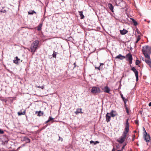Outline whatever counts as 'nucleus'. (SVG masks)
Masks as SVG:
<instances>
[{"label":"nucleus","mask_w":151,"mask_h":151,"mask_svg":"<svg viewBox=\"0 0 151 151\" xmlns=\"http://www.w3.org/2000/svg\"><path fill=\"white\" fill-rule=\"evenodd\" d=\"M129 119H127L126 121L125 128L122 135L118 140V142L120 144L122 143L124 141L126 138L127 133L128 132L129 129Z\"/></svg>","instance_id":"f257e3e1"},{"label":"nucleus","mask_w":151,"mask_h":151,"mask_svg":"<svg viewBox=\"0 0 151 151\" xmlns=\"http://www.w3.org/2000/svg\"><path fill=\"white\" fill-rule=\"evenodd\" d=\"M40 41L37 40H35L31 44L30 50H29L31 52H32V54H33L36 51L38 47V45Z\"/></svg>","instance_id":"f03ea898"},{"label":"nucleus","mask_w":151,"mask_h":151,"mask_svg":"<svg viewBox=\"0 0 151 151\" xmlns=\"http://www.w3.org/2000/svg\"><path fill=\"white\" fill-rule=\"evenodd\" d=\"M142 51L145 58H150L149 54H151V47L147 45L143 47Z\"/></svg>","instance_id":"7ed1b4c3"},{"label":"nucleus","mask_w":151,"mask_h":151,"mask_svg":"<svg viewBox=\"0 0 151 151\" xmlns=\"http://www.w3.org/2000/svg\"><path fill=\"white\" fill-rule=\"evenodd\" d=\"M101 91L99 87H93L91 89V92L93 93H96L100 92Z\"/></svg>","instance_id":"20e7f679"},{"label":"nucleus","mask_w":151,"mask_h":151,"mask_svg":"<svg viewBox=\"0 0 151 151\" xmlns=\"http://www.w3.org/2000/svg\"><path fill=\"white\" fill-rule=\"evenodd\" d=\"M143 129L145 133V134H144V139L147 142H149L150 138V136L149 134H147L144 127H143Z\"/></svg>","instance_id":"39448f33"},{"label":"nucleus","mask_w":151,"mask_h":151,"mask_svg":"<svg viewBox=\"0 0 151 151\" xmlns=\"http://www.w3.org/2000/svg\"><path fill=\"white\" fill-rule=\"evenodd\" d=\"M125 57H126L127 60L129 61L130 64H132V63L133 58L132 55L131 54L129 53L127 54Z\"/></svg>","instance_id":"423d86ee"},{"label":"nucleus","mask_w":151,"mask_h":151,"mask_svg":"<svg viewBox=\"0 0 151 151\" xmlns=\"http://www.w3.org/2000/svg\"><path fill=\"white\" fill-rule=\"evenodd\" d=\"M102 90L106 93H109L111 91L110 88L107 85L102 88Z\"/></svg>","instance_id":"0eeeda50"},{"label":"nucleus","mask_w":151,"mask_h":151,"mask_svg":"<svg viewBox=\"0 0 151 151\" xmlns=\"http://www.w3.org/2000/svg\"><path fill=\"white\" fill-rule=\"evenodd\" d=\"M145 63L151 68V60L150 57V58L145 59Z\"/></svg>","instance_id":"6e6552de"},{"label":"nucleus","mask_w":151,"mask_h":151,"mask_svg":"<svg viewBox=\"0 0 151 151\" xmlns=\"http://www.w3.org/2000/svg\"><path fill=\"white\" fill-rule=\"evenodd\" d=\"M125 58L126 57L125 56L122 55L120 54H119V55L115 57V59H119L121 60H122Z\"/></svg>","instance_id":"1a4fd4ad"},{"label":"nucleus","mask_w":151,"mask_h":151,"mask_svg":"<svg viewBox=\"0 0 151 151\" xmlns=\"http://www.w3.org/2000/svg\"><path fill=\"white\" fill-rule=\"evenodd\" d=\"M109 114V113H107L106 115V121L107 122H109L110 121L111 119L110 116Z\"/></svg>","instance_id":"9d476101"},{"label":"nucleus","mask_w":151,"mask_h":151,"mask_svg":"<svg viewBox=\"0 0 151 151\" xmlns=\"http://www.w3.org/2000/svg\"><path fill=\"white\" fill-rule=\"evenodd\" d=\"M131 70H132V71L134 72L135 73V76L138 75V71L136 70V69L134 67L132 68Z\"/></svg>","instance_id":"9b49d317"},{"label":"nucleus","mask_w":151,"mask_h":151,"mask_svg":"<svg viewBox=\"0 0 151 151\" xmlns=\"http://www.w3.org/2000/svg\"><path fill=\"white\" fill-rule=\"evenodd\" d=\"M120 33L121 35H124L127 34L128 31L124 29L123 30H120Z\"/></svg>","instance_id":"f8f14e48"},{"label":"nucleus","mask_w":151,"mask_h":151,"mask_svg":"<svg viewBox=\"0 0 151 151\" xmlns=\"http://www.w3.org/2000/svg\"><path fill=\"white\" fill-rule=\"evenodd\" d=\"M15 58L16 60H14V63L15 64H18L20 62V59L17 56Z\"/></svg>","instance_id":"ddd939ff"},{"label":"nucleus","mask_w":151,"mask_h":151,"mask_svg":"<svg viewBox=\"0 0 151 151\" xmlns=\"http://www.w3.org/2000/svg\"><path fill=\"white\" fill-rule=\"evenodd\" d=\"M82 109L81 108H78L77 109V110L75 112L76 114L77 115L79 113H82L83 112L81 111Z\"/></svg>","instance_id":"4468645a"},{"label":"nucleus","mask_w":151,"mask_h":151,"mask_svg":"<svg viewBox=\"0 0 151 151\" xmlns=\"http://www.w3.org/2000/svg\"><path fill=\"white\" fill-rule=\"evenodd\" d=\"M108 6L110 9V10L112 12H113V9H114V6H113L112 4L109 3L108 4Z\"/></svg>","instance_id":"2eb2a0df"},{"label":"nucleus","mask_w":151,"mask_h":151,"mask_svg":"<svg viewBox=\"0 0 151 151\" xmlns=\"http://www.w3.org/2000/svg\"><path fill=\"white\" fill-rule=\"evenodd\" d=\"M114 111L113 110H112L110 113H109V115H111L112 117H114L116 115V114H114Z\"/></svg>","instance_id":"dca6fc26"},{"label":"nucleus","mask_w":151,"mask_h":151,"mask_svg":"<svg viewBox=\"0 0 151 151\" xmlns=\"http://www.w3.org/2000/svg\"><path fill=\"white\" fill-rule=\"evenodd\" d=\"M131 19L133 23L134 24V26H136L138 25L137 22L134 19L131 18Z\"/></svg>","instance_id":"f3484780"},{"label":"nucleus","mask_w":151,"mask_h":151,"mask_svg":"<svg viewBox=\"0 0 151 151\" xmlns=\"http://www.w3.org/2000/svg\"><path fill=\"white\" fill-rule=\"evenodd\" d=\"M79 13V14L81 17V19H83L84 17V16L83 14V12L82 11H79L78 12Z\"/></svg>","instance_id":"a211bd4d"},{"label":"nucleus","mask_w":151,"mask_h":151,"mask_svg":"<svg viewBox=\"0 0 151 151\" xmlns=\"http://www.w3.org/2000/svg\"><path fill=\"white\" fill-rule=\"evenodd\" d=\"M25 113H26V110H24V111L22 113V112L21 111V112H18L17 113V114L19 116H20L21 115H24V114H25Z\"/></svg>","instance_id":"6ab92c4d"},{"label":"nucleus","mask_w":151,"mask_h":151,"mask_svg":"<svg viewBox=\"0 0 151 151\" xmlns=\"http://www.w3.org/2000/svg\"><path fill=\"white\" fill-rule=\"evenodd\" d=\"M24 140L26 142V143L30 142V139L28 138L24 137Z\"/></svg>","instance_id":"aec40b11"},{"label":"nucleus","mask_w":151,"mask_h":151,"mask_svg":"<svg viewBox=\"0 0 151 151\" xmlns=\"http://www.w3.org/2000/svg\"><path fill=\"white\" fill-rule=\"evenodd\" d=\"M121 96V98H122V99L123 100L125 104H126V101H127V99H125L124 98V97L123 95L122 94H120Z\"/></svg>","instance_id":"412c9836"},{"label":"nucleus","mask_w":151,"mask_h":151,"mask_svg":"<svg viewBox=\"0 0 151 151\" xmlns=\"http://www.w3.org/2000/svg\"><path fill=\"white\" fill-rule=\"evenodd\" d=\"M53 120V118H52V117L51 116H50L48 120L47 121L45 122V123H48V122H50V121H51Z\"/></svg>","instance_id":"4be33fe9"},{"label":"nucleus","mask_w":151,"mask_h":151,"mask_svg":"<svg viewBox=\"0 0 151 151\" xmlns=\"http://www.w3.org/2000/svg\"><path fill=\"white\" fill-rule=\"evenodd\" d=\"M34 13L35 14H36V12H35L34 10L28 12V14H29L32 15Z\"/></svg>","instance_id":"5701e85b"},{"label":"nucleus","mask_w":151,"mask_h":151,"mask_svg":"<svg viewBox=\"0 0 151 151\" xmlns=\"http://www.w3.org/2000/svg\"><path fill=\"white\" fill-rule=\"evenodd\" d=\"M140 40V35H138L137 37V39L136 42H135V44H136L138 43V41Z\"/></svg>","instance_id":"b1692460"},{"label":"nucleus","mask_w":151,"mask_h":151,"mask_svg":"<svg viewBox=\"0 0 151 151\" xmlns=\"http://www.w3.org/2000/svg\"><path fill=\"white\" fill-rule=\"evenodd\" d=\"M42 26V24H40L37 27V29L38 31H40L41 29V27Z\"/></svg>","instance_id":"393cba45"},{"label":"nucleus","mask_w":151,"mask_h":151,"mask_svg":"<svg viewBox=\"0 0 151 151\" xmlns=\"http://www.w3.org/2000/svg\"><path fill=\"white\" fill-rule=\"evenodd\" d=\"M38 116H42L43 115V112H42L41 111H40L38 112Z\"/></svg>","instance_id":"a878e982"},{"label":"nucleus","mask_w":151,"mask_h":151,"mask_svg":"<svg viewBox=\"0 0 151 151\" xmlns=\"http://www.w3.org/2000/svg\"><path fill=\"white\" fill-rule=\"evenodd\" d=\"M53 54L52 55V57L53 58H56V55L57 54V53L55 51H53Z\"/></svg>","instance_id":"bb28decb"},{"label":"nucleus","mask_w":151,"mask_h":151,"mask_svg":"<svg viewBox=\"0 0 151 151\" xmlns=\"http://www.w3.org/2000/svg\"><path fill=\"white\" fill-rule=\"evenodd\" d=\"M140 63V61L138 60H136L135 62V64L136 65H138Z\"/></svg>","instance_id":"cd10ccee"},{"label":"nucleus","mask_w":151,"mask_h":151,"mask_svg":"<svg viewBox=\"0 0 151 151\" xmlns=\"http://www.w3.org/2000/svg\"><path fill=\"white\" fill-rule=\"evenodd\" d=\"M44 85H43V86H36V87H37V88H42V89H43L44 88Z\"/></svg>","instance_id":"c85d7f7f"},{"label":"nucleus","mask_w":151,"mask_h":151,"mask_svg":"<svg viewBox=\"0 0 151 151\" xmlns=\"http://www.w3.org/2000/svg\"><path fill=\"white\" fill-rule=\"evenodd\" d=\"M96 69H98L99 70H102L103 69V68L102 67H101L100 66H99V67H95Z\"/></svg>","instance_id":"c756f323"},{"label":"nucleus","mask_w":151,"mask_h":151,"mask_svg":"<svg viewBox=\"0 0 151 151\" xmlns=\"http://www.w3.org/2000/svg\"><path fill=\"white\" fill-rule=\"evenodd\" d=\"M126 110L127 112V114H129V109H128L127 108V107L126 108Z\"/></svg>","instance_id":"7c9ffc66"},{"label":"nucleus","mask_w":151,"mask_h":151,"mask_svg":"<svg viewBox=\"0 0 151 151\" xmlns=\"http://www.w3.org/2000/svg\"><path fill=\"white\" fill-rule=\"evenodd\" d=\"M135 76L136 77V81H137L138 80V75H136Z\"/></svg>","instance_id":"2f4dec72"},{"label":"nucleus","mask_w":151,"mask_h":151,"mask_svg":"<svg viewBox=\"0 0 151 151\" xmlns=\"http://www.w3.org/2000/svg\"><path fill=\"white\" fill-rule=\"evenodd\" d=\"M4 133V131L0 129V134H3Z\"/></svg>","instance_id":"473e14b6"},{"label":"nucleus","mask_w":151,"mask_h":151,"mask_svg":"<svg viewBox=\"0 0 151 151\" xmlns=\"http://www.w3.org/2000/svg\"><path fill=\"white\" fill-rule=\"evenodd\" d=\"M126 144H125L124 145L122 146V149H121V150H123L124 149V147H125V146L126 145Z\"/></svg>","instance_id":"72a5a7b5"},{"label":"nucleus","mask_w":151,"mask_h":151,"mask_svg":"<svg viewBox=\"0 0 151 151\" xmlns=\"http://www.w3.org/2000/svg\"><path fill=\"white\" fill-rule=\"evenodd\" d=\"M135 123L136 124H138V121L137 120H135Z\"/></svg>","instance_id":"f704fd0d"},{"label":"nucleus","mask_w":151,"mask_h":151,"mask_svg":"<svg viewBox=\"0 0 151 151\" xmlns=\"http://www.w3.org/2000/svg\"><path fill=\"white\" fill-rule=\"evenodd\" d=\"M104 65V63H100V66L101 67H102V65Z\"/></svg>","instance_id":"c9c22d12"},{"label":"nucleus","mask_w":151,"mask_h":151,"mask_svg":"<svg viewBox=\"0 0 151 151\" xmlns=\"http://www.w3.org/2000/svg\"><path fill=\"white\" fill-rule=\"evenodd\" d=\"M115 150H116L115 149L114 147L113 148L112 151H115Z\"/></svg>","instance_id":"e433bc0d"},{"label":"nucleus","mask_w":151,"mask_h":151,"mask_svg":"<svg viewBox=\"0 0 151 151\" xmlns=\"http://www.w3.org/2000/svg\"><path fill=\"white\" fill-rule=\"evenodd\" d=\"M1 12H3V13H5V12H6V11L5 10H4L3 11H1Z\"/></svg>","instance_id":"4c0bfd02"},{"label":"nucleus","mask_w":151,"mask_h":151,"mask_svg":"<svg viewBox=\"0 0 151 151\" xmlns=\"http://www.w3.org/2000/svg\"><path fill=\"white\" fill-rule=\"evenodd\" d=\"M148 105L150 106H151V102Z\"/></svg>","instance_id":"58836bf2"},{"label":"nucleus","mask_w":151,"mask_h":151,"mask_svg":"<svg viewBox=\"0 0 151 151\" xmlns=\"http://www.w3.org/2000/svg\"><path fill=\"white\" fill-rule=\"evenodd\" d=\"M74 65V67H75L76 66V63H75L74 64H73Z\"/></svg>","instance_id":"ea45409f"},{"label":"nucleus","mask_w":151,"mask_h":151,"mask_svg":"<svg viewBox=\"0 0 151 151\" xmlns=\"http://www.w3.org/2000/svg\"><path fill=\"white\" fill-rule=\"evenodd\" d=\"M94 142L93 141H90V143H92L93 142Z\"/></svg>","instance_id":"a19ab883"},{"label":"nucleus","mask_w":151,"mask_h":151,"mask_svg":"<svg viewBox=\"0 0 151 151\" xmlns=\"http://www.w3.org/2000/svg\"><path fill=\"white\" fill-rule=\"evenodd\" d=\"M132 141H134V138H132Z\"/></svg>","instance_id":"79ce46f5"},{"label":"nucleus","mask_w":151,"mask_h":151,"mask_svg":"<svg viewBox=\"0 0 151 151\" xmlns=\"http://www.w3.org/2000/svg\"><path fill=\"white\" fill-rule=\"evenodd\" d=\"M117 151H122V150H117Z\"/></svg>","instance_id":"37998d69"},{"label":"nucleus","mask_w":151,"mask_h":151,"mask_svg":"<svg viewBox=\"0 0 151 151\" xmlns=\"http://www.w3.org/2000/svg\"><path fill=\"white\" fill-rule=\"evenodd\" d=\"M134 132L135 133H136L137 132V131L136 130H135V131H134Z\"/></svg>","instance_id":"c03bdc74"},{"label":"nucleus","mask_w":151,"mask_h":151,"mask_svg":"<svg viewBox=\"0 0 151 151\" xmlns=\"http://www.w3.org/2000/svg\"><path fill=\"white\" fill-rule=\"evenodd\" d=\"M96 142L97 143H99V142L98 141H96Z\"/></svg>","instance_id":"a18cd8bd"},{"label":"nucleus","mask_w":151,"mask_h":151,"mask_svg":"<svg viewBox=\"0 0 151 151\" xmlns=\"http://www.w3.org/2000/svg\"><path fill=\"white\" fill-rule=\"evenodd\" d=\"M135 137V135H134V137H133V138H134Z\"/></svg>","instance_id":"49530a36"},{"label":"nucleus","mask_w":151,"mask_h":151,"mask_svg":"<svg viewBox=\"0 0 151 151\" xmlns=\"http://www.w3.org/2000/svg\"><path fill=\"white\" fill-rule=\"evenodd\" d=\"M8 142V141H5V142Z\"/></svg>","instance_id":"de8ad7c7"},{"label":"nucleus","mask_w":151,"mask_h":151,"mask_svg":"<svg viewBox=\"0 0 151 151\" xmlns=\"http://www.w3.org/2000/svg\"><path fill=\"white\" fill-rule=\"evenodd\" d=\"M38 112V111H37L36 112V114Z\"/></svg>","instance_id":"09e8293b"},{"label":"nucleus","mask_w":151,"mask_h":151,"mask_svg":"<svg viewBox=\"0 0 151 151\" xmlns=\"http://www.w3.org/2000/svg\"><path fill=\"white\" fill-rule=\"evenodd\" d=\"M130 151H132V149H130Z\"/></svg>","instance_id":"8fccbe9b"},{"label":"nucleus","mask_w":151,"mask_h":151,"mask_svg":"<svg viewBox=\"0 0 151 151\" xmlns=\"http://www.w3.org/2000/svg\"><path fill=\"white\" fill-rule=\"evenodd\" d=\"M65 0H62V1H63Z\"/></svg>","instance_id":"3c124183"},{"label":"nucleus","mask_w":151,"mask_h":151,"mask_svg":"<svg viewBox=\"0 0 151 151\" xmlns=\"http://www.w3.org/2000/svg\"><path fill=\"white\" fill-rule=\"evenodd\" d=\"M61 139H61V140H62H62H63V139H62V138H61Z\"/></svg>","instance_id":"603ef678"},{"label":"nucleus","mask_w":151,"mask_h":151,"mask_svg":"<svg viewBox=\"0 0 151 151\" xmlns=\"http://www.w3.org/2000/svg\"><path fill=\"white\" fill-rule=\"evenodd\" d=\"M59 137L60 139V137Z\"/></svg>","instance_id":"864d4df0"}]
</instances>
